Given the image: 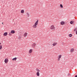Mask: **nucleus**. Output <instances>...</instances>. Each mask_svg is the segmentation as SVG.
Returning a JSON list of instances; mask_svg holds the SVG:
<instances>
[{"instance_id": "nucleus-29", "label": "nucleus", "mask_w": 77, "mask_h": 77, "mask_svg": "<svg viewBox=\"0 0 77 77\" xmlns=\"http://www.w3.org/2000/svg\"><path fill=\"white\" fill-rule=\"evenodd\" d=\"M20 38H21V37H20Z\"/></svg>"}, {"instance_id": "nucleus-22", "label": "nucleus", "mask_w": 77, "mask_h": 77, "mask_svg": "<svg viewBox=\"0 0 77 77\" xmlns=\"http://www.w3.org/2000/svg\"><path fill=\"white\" fill-rule=\"evenodd\" d=\"M2 48V45H1L0 46V50H1Z\"/></svg>"}, {"instance_id": "nucleus-1", "label": "nucleus", "mask_w": 77, "mask_h": 77, "mask_svg": "<svg viewBox=\"0 0 77 77\" xmlns=\"http://www.w3.org/2000/svg\"><path fill=\"white\" fill-rule=\"evenodd\" d=\"M38 20H37V21L35 23V24L32 26V27L33 29H36V28H37V26H38Z\"/></svg>"}, {"instance_id": "nucleus-6", "label": "nucleus", "mask_w": 77, "mask_h": 77, "mask_svg": "<svg viewBox=\"0 0 77 77\" xmlns=\"http://www.w3.org/2000/svg\"><path fill=\"white\" fill-rule=\"evenodd\" d=\"M74 51V48H72L70 49L71 53H73Z\"/></svg>"}, {"instance_id": "nucleus-13", "label": "nucleus", "mask_w": 77, "mask_h": 77, "mask_svg": "<svg viewBox=\"0 0 77 77\" xmlns=\"http://www.w3.org/2000/svg\"><path fill=\"white\" fill-rule=\"evenodd\" d=\"M11 33H15V31L14 30H12L11 31Z\"/></svg>"}, {"instance_id": "nucleus-11", "label": "nucleus", "mask_w": 77, "mask_h": 77, "mask_svg": "<svg viewBox=\"0 0 77 77\" xmlns=\"http://www.w3.org/2000/svg\"><path fill=\"white\" fill-rule=\"evenodd\" d=\"M32 51H33V49H30L29 50V53H32Z\"/></svg>"}, {"instance_id": "nucleus-28", "label": "nucleus", "mask_w": 77, "mask_h": 77, "mask_svg": "<svg viewBox=\"0 0 77 77\" xmlns=\"http://www.w3.org/2000/svg\"><path fill=\"white\" fill-rule=\"evenodd\" d=\"M1 45V43H0V45Z\"/></svg>"}, {"instance_id": "nucleus-27", "label": "nucleus", "mask_w": 77, "mask_h": 77, "mask_svg": "<svg viewBox=\"0 0 77 77\" xmlns=\"http://www.w3.org/2000/svg\"><path fill=\"white\" fill-rule=\"evenodd\" d=\"M2 24H3V23H2Z\"/></svg>"}, {"instance_id": "nucleus-17", "label": "nucleus", "mask_w": 77, "mask_h": 77, "mask_svg": "<svg viewBox=\"0 0 77 77\" xmlns=\"http://www.w3.org/2000/svg\"><path fill=\"white\" fill-rule=\"evenodd\" d=\"M21 14H23L24 13V11L23 10H22L21 11Z\"/></svg>"}, {"instance_id": "nucleus-10", "label": "nucleus", "mask_w": 77, "mask_h": 77, "mask_svg": "<svg viewBox=\"0 0 77 77\" xmlns=\"http://www.w3.org/2000/svg\"><path fill=\"white\" fill-rule=\"evenodd\" d=\"M4 36H7L8 35V32H5L3 34Z\"/></svg>"}, {"instance_id": "nucleus-2", "label": "nucleus", "mask_w": 77, "mask_h": 77, "mask_svg": "<svg viewBox=\"0 0 77 77\" xmlns=\"http://www.w3.org/2000/svg\"><path fill=\"white\" fill-rule=\"evenodd\" d=\"M50 29H51V30H52L53 31H54V30H55V27H54V25H52L50 27Z\"/></svg>"}, {"instance_id": "nucleus-23", "label": "nucleus", "mask_w": 77, "mask_h": 77, "mask_svg": "<svg viewBox=\"0 0 77 77\" xmlns=\"http://www.w3.org/2000/svg\"><path fill=\"white\" fill-rule=\"evenodd\" d=\"M71 75V74H70V73H69L68 74V76H69V75Z\"/></svg>"}, {"instance_id": "nucleus-19", "label": "nucleus", "mask_w": 77, "mask_h": 77, "mask_svg": "<svg viewBox=\"0 0 77 77\" xmlns=\"http://www.w3.org/2000/svg\"><path fill=\"white\" fill-rule=\"evenodd\" d=\"M72 34H70L69 35V37H72Z\"/></svg>"}, {"instance_id": "nucleus-16", "label": "nucleus", "mask_w": 77, "mask_h": 77, "mask_svg": "<svg viewBox=\"0 0 77 77\" xmlns=\"http://www.w3.org/2000/svg\"><path fill=\"white\" fill-rule=\"evenodd\" d=\"M17 57L14 58L12 59V60L15 61L16 60H17Z\"/></svg>"}, {"instance_id": "nucleus-20", "label": "nucleus", "mask_w": 77, "mask_h": 77, "mask_svg": "<svg viewBox=\"0 0 77 77\" xmlns=\"http://www.w3.org/2000/svg\"><path fill=\"white\" fill-rule=\"evenodd\" d=\"M60 7L61 8H63V5L62 4H60Z\"/></svg>"}, {"instance_id": "nucleus-12", "label": "nucleus", "mask_w": 77, "mask_h": 77, "mask_svg": "<svg viewBox=\"0 0 77 77\" xmlns=\"http://www.w3.org/2000/svg\"><path fill=\"white\" fill-rule=\"evenodd\" d=\"M36 75L37 76H38V77H39V76L40 74H39V72H37L36 73Z\"/></svg>"}, {"instance_id": "nucleus-3", "label": "nucleus", "mask_w": 77, "mask_h": 77, "mask_svg": "<svg viewBox=\"0 0 77 77\" xmlns=\"http://www.w3.org/2000/svg\"><path fill=\"white\" fill-rule=\"evenodd\" d=\"M62 57V55L60 54L58 55L57 57V60L58 61H60V59Z\"/></svg>"}, {"instance_id": "nucleus-26", "label": "nucleus", "mask_w": 77, "mask_h": 77, "mask_svg": "<svg viewBox=\"0 0 77 77\" xmlns=\"http://www.w3.org/2000/svg\"><path fill=\"white\" fill-rule=\"evenodd\" d=\"M75 77H77V75H76L75 76Z\"/></svg>"}, {"instance_id": "nucleus-24", "label": "nucleus", "mask_w": 77, "mask_h": 77, "mask_svg": "<svg viewBox=\"0 0 77 77\" xmlns=\"http://www.w3.org/2000/svg\"><path fill=\"white\" fill-rule=\"evenodd\" d=\"M12 35H11V33L9 34V36H11Z\"/></svg>"}, {"instance_id": "nucleus-5", "label": "nucleus", "mask_w": 77, "mask_h": 77, "mask_svg": "<svg viewBox=\"0 0 77 77\" xmlns=\"http://www.w3.org/2000/svg\"><path fill=\"white\" fill-rule=\"evenodd\" d=\"M57 42H54L52 44V45L53 47H54V46H56V45H57Z\"/></svg>"}, {"instance_id": "nucleus-15", "label": "nucleus", "mask_w": 77, "mask_h": 77, "mask_svg": "<svg viewBox=\"0 0 77 77\" xmlns=\"http://www.w3.org/2000/svg\"><path fill=\"white\" fill-rule=\"evenodd\" d=\"M74 23V21H71L70 22V23L71 24H73V23Z\"/></svg>"}, {"instance_id": "nucleus-9", "label": "nucleus", "mask_w": 77, "mask_h": 77, "mask_svg": "<svg viewBox=\"0 0 77 77\" xmlns=\"http://www.w3.org/2000/svg\"><path fill=\"white\" fill-rule=\"evenodd\" d=\"M60 24L61 25H64L65 24V22L63 21H62L60 22Z\"/></svg>"}, {"instance_id": "nucleus-8", "label": "nucleus", "mask_w": 77, "mask_h": 77, "mask_svg": "<svg viewBox=\"0 0 77 77\" xmlns=\"http://www.w3.org/2000/svg\"><path fill=\"white\" fill-rule=\"evenodd\" d=\"M36 45V44L35 43H34L32 44V47H35Z\"/></svg>"}, {"instance_id": "nucleus-4", "label": "nucleus", "mask_w": 77, "mask_h": 77, "mask_svg": "<svg viewBox=\"0 0 77 77\" xmlns=\"http://www.w3.org/2000/svg\"><path fill=\"white\" fill-rule=\"evenodd\" d=\"M8 58H6L5 60V63H7L8 62Z\"/></svg>"}, {"instance_id": "nucleus-21", "label": "nucleus", "mask_w": 77, "mask_h": 77, "mask_svg": "<svg viewBox=\"0 0 77 77\" xmlns=\"http://www.w3.org/2000/svg\"><path fill=\"white\" fill-rule=\"evenodd\" d=\"M36 70L38 72H40V71L39 70V69H36Z\"/></svg>"}, {"instance_id": "nucleus-7", "label": "nucleus", "mask_w": 77, "mask_h": 77, "mask_svg": "<svg viewBox=\"0 0 77 77\" xmlns=\"http://www.w3.org/2000/svg\"><path fill=\"white\" fill-rule=\"evenodd\" d=\"M27 36V33L26 32L24 33L23 35L24 37L25 38H26V37Z\"/></svg>"}, {"instance_id": "nucleus-14", "label": "nucleus", "mask_w": 77, "mask_h": 77, "mask_svg": "<svg viewBox=\"0 0 77 77\" xmlns=\"http://www.w3.org/2000/svg\"><path fill=\"white\" fill-rule=\"evenodd\" d=\"M26 16L28 17H29V16H30V14H29V13L28 12L26 13Z\"/></svg>"}, {"instance_id": "nucleus-25", "label": "nucleus", "mask_w": 77, "mask_h": 77, "mask_svg": "<svg viewBox=\"0 0 77 77\" xmlns=\"http://www.w3.org/2000/svg\"><path fill=\"white\" fill-rule=\"evenodd\" d=\"M76 34L77 35V30L76 31Z\"/></svg>"}, {"instance_id": "nucleus-18", "label": "nucleus", "mask_w": 77, "mask_h": 77, "mask_svg": "<svg viewBox=\"0 0 77 77\" xmlns=\"http://www.w3.org/2000/svg\"><path fill=\"white\" fill-rule=\"evenodd\" d=\"M77 30V27L75 28L74 29V32H76Z\"/></svg>"}]
</instances>
